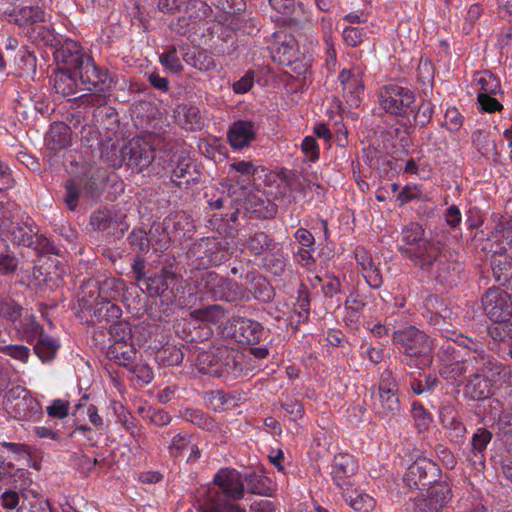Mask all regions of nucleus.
<instances>
[{
  "label": "nucleus",
  "mask_w": 512,
  "mask_h": 512,
  "mask_svg": "<svg viewBox=\"0 0 512 512\" xmlns=\"http://www.w3.org/2000/svg\"><path fill=\"white\" fill-rule=\"evenodd\" d=\"M55 59L64 62L66 67L76 68L78 79L85 90L94 93H105L112 89L114 81L107 70L99 68L94 60L82 51L80 44L73 40H65L54 52ZM89 103L102 106L104 95L90 96Z\"/></svg>",
  "instance_id": "1"
},
{
  "label": "nucleus",
  "mask_w": 512,
  "mask_h": 512,
  "mask_svg": "<svg viewBox=\"0 0 512 512\" xmlns=\"http://www.w3.org/2000/svg\"><path fill=\"white\" fill-rule=\"evenodd\" d=\"M199 508L202 512H245L234 501L244 495V483L235 469H220L213 478Z\"/></svg>",
  "instance_id": "2"
},
{
  "label": "nucleus",
  "mask_w": 512,
  "mask_h": 512,
  "mask_svg": "<svg viewBox=\"0 0 512 512\" xmlns=\"http://www.w3.org/2000/svg\"><path fill=\"white\" fill-rule=\"evenodd\" d=\"M393 344L405 355V363L421 370L433 362V340L422 330L408 326L392 333Z\"/></svg>",
  "instance_id": "3"
},
{
  "label": "nucleus",
  "mask_w": 512,
  "mask_h": 512,
  "mask_svg": "<svg viewBox=\"0 0 512 512\" xmlns=\"http://www.w3.org/2000/svg\"><path fill=\"white\" fill-rule=\"evenodd\" d=\"M201 284L214 301L238 304L250 300L248 288L214 271L205 272L201 277Z\"/></svg>",
  "instance_id": "4"
},
{
  "label": "nucleus",
  "mask_w": 512,
  "mask_h": 512,
  "mask_svg": "<svg viewBox=\"0 0 512 512\" xmlns=\"http://www.w3.org/2000/svg\"><path fill=\"white\" fill-rule=\"evenodd\" d=\"M379 102L386 112L405 118L414 112L415 94L407 87L390 84L380 90Z\"/></svg>",
  "instance_id": "5"
},
{
  "label": "nucleus",
  "mask_w": 512,
  "mask_h": 512,
  "mask_svg": "<svg viewBox=\"0 0 512 512\" xmlns=\"http://www.w3.org/2000/svg\"><path fill=\"white\" fill-rule=\"evenodd\" d=\"M440 467L430 459L418 458L408 468L403 481L411 489H426L436 484H447L439 481Z\"/></svg>",
  "instance_id": "6"
},
{
  "label": "nucleus",
  "mask_w": 512,
  "mask_h": 512,
  "mask_svg": "<svg viewBox=\"0 0 512 512\" xmlns=\"http://www.w3.org/2000/svg\"><path fill=\"white\" fill-rule=\"evenodd\" d=\"M120 157L122 163L137 172L143 171L160 160L154 146L149 141L139 138L132 139L123 145Z\"/></svg>",
  "instance_id": "7"
},
{
  "label": "nucleus",
  "mask_w": 512,
  "mask_h": 512,
  "mask_svg": "<svg viewBox=\"0 0 512 512\" xmlns=\"http://www.w3.org/2000/svg\"><path fill=\"white\" fill-rule=\"evenodd\" d=\"M485 315L493 322L509 321L512 317V294L499 286L488 288L481 298Z\"/></svg>",
  "instance_id": "8"
},
{
  "label": "nucleus",
  "mask_w": 512,
  "mask_h": 512,
  "mask_svg": "<svg viewBox=\"0 0 512 512\" xmlns=\"http://www.w3.org/2000/svg\"><path fill=\"white\" fill-rule=\"evenodd\" d=\"M399 251L402 255L408 258L414 266L418 267L422 271L428 272L432 270L433 265L445 252L440 242L431 239H426L420 242L415 247L399 246Z\"/></svg>",
  "instance_id": "9"
},
{
  "label": "nucleus",
  "mask_w": 512,
  "mask_h": 512,
  "mask_svg": "<svg viewBox=\"0 0 512 512\" xmlns=\"http://www.w3.org/2000/svg\"><path fill=\"white\" fill-rule=\"evenodd\" d=\"M472 346H468L470 355H468V365L470 373L480 374L490 378H498L504 372L505 366L492 354L486 352L482 345L469 340Z\"/></svg>",
  "instance_id": "10"
},
{
  "label": "nucleus",
  "mask_w": 512,
  "mask_h": 512,
  "mask_svg": "<svg viewBox=\"0 0 512 512\" xmlns=\"http://www.w3.org/2000/svg\"><path fill=\"white\" fill-rule=\"evenodd\" d=\"M451 497L448 484H436L427 488V494L416 497L412 512H441Z\"/></svg>",
  "instance_id": "11"
},
{
  "label": "nucleus",
  "mask_w": 512,
  "mask_h": 512,
  "mask_svg": "<svg viewBox=\"0 0 512 512\" xmlns=\"http://www.w3.org/2000/svg\"><path fill=\"white\" fill-rule=\"evenodd\" d=\"M439 419L448 438L452 442L456 444L464 442L466 426L464 425L455 406L448 404L441 407L439 411Z\"/></svg>",
  "instance_id": "12"
},
{
  "label": "nucleus",
  "mask_w": 512,
  "mask_h": 512,
  "mask_svg": "<svg viewBox=\"0 0 512 512\" xmlns=\"http://www.w3.org/2000/svg\"><path fill=\"white\" fill-rule=\"evenodd\" d=\"M230 330L235 341L248 345L258 343L263 333L259 322L243 317L234 318Z\"/></svg>",
  "instance_id": "13"
},
{
  "label": "nucleus",
  "mask_w": 512,
  "mask_h": 512,
  "mask_svg": "<svg viewBox=\"0 0 512 512\" xmlns=\"http://www.w3.org/2000/svg\"><path fill=\"white\" fill-rule=\"evenodd\" d=\"M55 60L58 65L53 75V88L55 92L63 97L74 95L80 84L76 68L66 67L64 62L59 59Z\"/></svg>",
  "instance_id": "14"
},
{
  "label": "nucleus",
  "mask_w": 512,
  "mask_h": 512,
  "mask_svg": "<svg viewBox=\"0 0 512 512\" xmlns=\"http://www.w3.org/2000/svg\"><path fill=\"white\" fill-rule=\"evenodd\" d=\"M358 470V463L355 458L348 453H338L334 456L332 462L331 477L334 484L340 488L348 487L349 482L346 479L351 478Z\"/></svg>",
  "instance_id": "15"
},
{
  "label": "nucleus",
  "mask_w": 512,
  "mask_h": 512,
  "mask_svg": "<svg viewBox=\"0 0 512 512\" xmlns=\"http://www.w3.org/2000/svg\"><path fill=\"white\" fill-rule=\"evenodd\" d=\"M438 260H440V262L438 263L437 261L433 265L432 270H429L428 273L441 285L449 287L456 285L462 271V264L457 261H451L446 251Z\"/></svg>",
  "instance_id": "16"
},
{
  "label": "nucleus",
  "mask_w": 512,
  "mask_h": 512,
  "mask_svg": "<svg viewBox=\"0 0 512 512\" xmlns=\"http://www.w3.org/2000/svg\"><path fill=\"white\" fill-rule=\"evenodd\" d=\"M494 281L506 290L512 291V257L506 253L494 252L490 257Z\"/></svg>",
  "instance_id": "17"
},
{
  "label": "nucleus",
  "mask_w": 512,
  "mask_h": 512,
  "mask_svg": "<svg viewBox=\"0 0 512 512\" xmlns=\"http://www.w3.org/2000/svg\"><path fill=\"white\" fill-rule=\"evenodd\" d=\"M227 137L233 148L241 149L250 145L256 137L255 123L252 121L238 120L229 128Z\"/></svg>",
  "instance_id": "18"
},
{
  "label": "nucleus",
  "mask_w": 512,
  "mask_h": 512,
  "mask_svg": "<svg viewBox=\"0 0 512 512\" xmlns=\"http://www.w3.org/2000/svg\"><path fill=\"white\" fill-rule=\"evenodd\" d=\"M4 16L9 22H14L20 26L32 25L44 21L45 12L38 6H21L15 4Z\"/></svg>",
  "instance_id": "19"
},
{
  "label": "nucleus",
  "mask_w": 512,
  "mask_h": 512,
  "mask_svg": "<svg viewBox=\"0 0 512 512\" xmlns=\"http://www.w3.org/2000/svg\"><path fill=\"white\" fill-rule=\"evenodd\" d=\"M495 380L480 374L470 373L464 387V395L473 401L487 399L492 394V382Z\"/></svg>",
  "instance_id": "20"
},
{
  "label": "nucleus",
  "mask_w": 512,
  "mask_h": 512,
  "mask_svg": "<svg viewBox=\"0 0 512 512\" xmlns=\"http://www.w3.org/2000/svg\"><path fill=\"white\" fill-rule=\"evenodd\" d=\"M241 278L250 286L248 292H251L255 299L263 303H269L273 300L274 288L265 277L256 272H247L244 276L241 275Z\"/></svg>",
  "instance_id": "21"
},
{
  "label": "nucleus",
  "mask_w": 512,
  "mask_h": 512,
  "mask_svg": "<svg viewBox=\"0 0 512 512\" xmlns=\"http://www.w3.org/2000/svg\"><path fill=\"white\" fill-rule=\"evenodd\" d=\"M493 434L486 428H478L471 439V450L468 460L475 467H484L487 445L491 442Z\"/></svg>",
  "instance_id": "22"
},
{
  "label": "nucleus",
  "mask_w": 512,
  "mask_h": 512,
  "mask_svg": "<svg viewBox=\"0 0 512 512\" xmlns=\"http://www.w3.org/2000/svg\"><path fill=\"white\" fill-rule=\"evenodd\" d=\"M125 215L120 217H113L109 210H98L95 211L90 218V223L94 230L106 231L110 228H117L120 230L121 235L129 228V225L125 222Z\"/></svg>",
  "instance_id": "23"
},
{
  "label": "nucleus",
  "mask_w": 512,
  "mask_h": 512,
  "mask_svg": "<svg viewBox=\"0 0 512 512\" xmlns=\"http://www.w3.org/2000/svg\"><path fill=\"white\" fill-rule=\"evenodd\" d=\"M37 232V226L30 219H27L21 224L11 223L7 229V235H9L12 242L26 247L33 246V240L35 236H37Z\"/></svg>",
  "instance_id": "24"
},
{
  "label": "nucleus",
  "mask_w": 512,
  "mask_h": 512,
  "mask_svg": "<svg viewBox=\"0 0 512 512\" xmlns=\"http://www.w3.org/2000/svg\"><path fill=\"white\" fill-rule=\"evenodd\" d=\"M339 81L342 86L343 95L346 102L351 106H358L360 102L359 94L364 86L361 80L348 70H342L339 75Z\"/></svg>",
  "instance_id": "25"
},
{
  "label": "nucleus",
  "mask_w": 512,
  "mask_h": 512,
  "mask_svg": "<svg viewBox=\"0 0 512 512\" xmlns=\"http://www.w3.org/2000/svg\"><path fill=\"white\" fill-rule=\"evenodd\" d=\"M183 16L178 18V23H183L184 26H188V18L191 22L196 23L198 20H203L211 16V7L203 0H185L182 8Z\"/></svg>",
  "instance_id": "26"
},
{
  "label": "nucleus",
  "mask_w": 512,
  "mask_h": 512,
  "mask_svg": "<svg viewBox=\"0 0 512 512\" xmlns=\"http://www.w3.org/2000/svg\"><path fill=\"white\" fill-rule=\"evenodd\" d=\"M176 274L167 268H162L145 279L146 290L151 297H161L168 290L169 285L176 279Z\"/></svg>",
  "instance_id": "27"
},
{
  "label": "nucleus",
  "mask_w": 512,
  "mask_h": 512,
  "mask_svg": "<svg viewBox=\"0 0 512 512\" xmlns=\"http://www.w3.org/2000/svg\"><path fill=\"white\" fill-rule=\"evenodd\" d=\"M171 180L177 187L187 189L191 184L199 181L196 165L190 161H180L173 169Z\"/></svg>",
  "instance_id": "28"
},
{
  "label": "nucleus",
  "mask_w": 512,
  "mask_h": 512,
  "mask_svg": "<svg viewBox=\"0 0 512 512\" xmlns=\"http://www.w3.org/2000/svg\"><path fill=\"white\" fill-rule=\"evenodd\" d=\"M99 280L89 278L84 281L79 289L78 304L82 310L95 309L101 301H99Z\"/></svg>",
  "instance_id": "29"
},
{
  "label": "nucleus",
  "mask_w": 512,
  "mask_h": 512,
  "mask_svg": "<svg viewBox=\"0 0 512 512\" xmlns=\"http://www.w3.org/2000/svg\"><path fill=\"white\" fill-rule=\"evenodd\" d=\"M70 141V128L62 122L52 124L45 138L47 148L53 152L66 148Z\"/></svg>",
  "instance_id": "30"
},
{
  "label": "nucleus",
  "mask_w": 512,
  "mask_h": 512,
  "mask_svg": "<svg viewBox=\"0 0 512 512\" xmlns=\"http://www.w3.org/2000/svg\"><path fill=\"white\" fill-rule=\"evenodd\" d=\"M225 349H217L216 351H202L198 354L196 365L201 373L218 376V370L222 361Z\"/></svg>",
  "instance_id": "31"
},
{
  "label": "nucleus",
  "mask_w": 512,
  "mask_h": 512,
  "mask_svg": "<svg viewBox=\"0 0 512 512\" xmlns=\"http://www.w3.org/2000/svg\"><path fill=\"white\" fill-rule=\"evenodd\" d=\"M107 356L122 366H128L136 358V349L132 342H113L107 349Z\"/></svg>",
  "instance_id": "32"
},
{
  "label": "nucleus",
  "mask_w": 512,
  "mask_h": 512,
  "mask_svg": "<svg viewBox=\"0 0 512 512\" xmlns=\"http://www.w3.org/2000/svg\"><path fill=\"white\" fill-rule=\"evenodd\" d=\"M342 497L345 502L357 512H370L375 506V501L371 496L359 493L351 487L343 489Z\"/></svg>",
  "instance_id": "33"
},
{
  "label": "nucleus",
  "mask_w": 512,
  "mask_h": 512,
  "mask_svg": "<svg viewBox=\"0 0 512 512\" xmlns=\"http://www.w3.org/2000/svg\"><path fill=\"white\" fill-rule=\"evenodd\" d=\"M242 371V363L238 360L237 355L225 349L217 377L226 380L236 379Z\"/></svg>",
  "instance_id": "34"
},
{
  "label": "nucleus",
  "mask_w": 512,
  "mask_h": 512,
  "mask_svg": "<svg viewBox=\"0 0 512 512\" xmlns=\"http://www.w3.org/2000/svg\"><path fill=\"white\" fill-rule=\"evenodd\" d=\"M39 409V402L30 393L20 401H17V403H14V405H9V411L14 414L15 418L20 420L29 419L38 413Z\"/></svg>",
  "instance_id": "35"
},
{
  "label": "nucleus",
  "mask_w": 512,
  "mask_h": 512,
  "mask_svg": "<svg viewBox=\"0 0 512 512\" xmlns=\"http://www.w3.org/2000/svg\"><path fill=\"white\" fill-rule=\"evenodd\" d=\"M379 396V403L376 404V412L382 418L396 416L401 409L397 393L383 394Z\"/></svg>",
  "instance_id": "36"
},
{
  "label": "nucleus",
  "mask_w": 512,
  "mask_h": 512,
  "mask_svg": "<svg viewBox=\"0 0 512 512\" xmlns=\"http://www.w3.org/2000/svg\"><path fill=\"white\" fill-rule=\"evenodd\" d=\"M94 316L98 322L110 323L112 325L121 318L122 309L112 302H101L94 309Z\"/></svg>",
  "instance_id": "37"
},
{
  "label": "nucleus",
  "mask_w": 512,
  "mask_h": 512,
  "mask_svg": "<svg viewBox=\"0 0 512 512\" xmlns=\"http://www.w3.org/2000/svg\"><path fill=\"white\" fill-rule=\"evenodd\" d=\"M433 115V106L430 102H423L418 107L414 104V112L405 116V125L426 126Z\"/></svg>",
  "instance_id": "38"
},
{
  "label": "nucleus",
  "mask_w": 512,
  "mask_h": 512,
  "mask_svg": "<svg viewBox=\"0 0 512 512\" xmlns=\"http://www.w3.org/2000/svg\"><path fill=\"white\" fill-rule=\"evenodd\" d=\"M59 348L57 341L50 336H42L34 345L35 354L42 360L48 362L54 359Z\"/></svg>",
  "instance_id": "39"
},
{
  "label": "nucleus",
  "mask_w": 512,
  "mask_h": 512,
  "mask_svg": "<svg viewBox=\"0 0 512 512\" xmlns=\"http://www.w3.org/2000/svg\"><path fill=\"white\" fill-rule=\"evenodd\" d=\"M123 288V282L116 278H106L99 280V295L101 302H111L115 300Z\"/></svg>",
  "instance_id": "40"
},
{
  "label": "nucleus",
  "mask_w": 512,
  "mask_h": 512,
  "mask_svg": "<svg viewBox=\"0 0 512 512\" xmlns=\"http://www.w3.org/2000/svg\"><path fill=\"white\" fill-rule=\"evenodd\" d=\"M274 246L273 239L264 232H256L247 240V247L254 255H260L264 251L273 249Z\"/></svg>",
  "instance_id": "41"
},
{
  "label": "nucleus",
  "mask_w": 512,
  "mask_h": 512,
  "mask_svg": "<svg viewBox=\"0 0 512 512\" xmlns=\"http://www.w3.org/2000/svg\"><path fill=\"white\" fill-rule=\"evenodd\" d=\"M194 316L201 320L211 323H218L226 316V309L219 304H212L207 307L195 310Z\"/></svg>",
  "instance_id": "42"
},
{
  "label": "nucleus",
  "mask_w": 512,
  "mask_h": 512,
  "mask_svg": "<svg viewBox=\"0 0 512 512\" xmlns=\"http://www.w3.org/2000/svg\"><path fill=\"white\" fill-rule=\"evenodd\" d=\"M402 241L407 245V247H415L420 244V242L425 241L424 237V229L418 223H410L405 226L402 230Z\"/></svg>",
  "instance_id": "43"
},
{
  "label": "nucleus",
  "mask_w": 512,
  "mask_h": 512,
  "mask_svg": "<svg viewBox=\"0 0 512 512\" xmlns=\"http://www.w3.org/2000/svg\"><path fill=\"white\" fill-rule=\"evenodd\" d=\"M18 60L16 62V66L14 68L13 73L23 76L24 74H29L33 72L36 67V58L27 51L24 47L18 49Z\"/></svg>",
  "instance_id": "44"
},
{
  "label": "nucleus",
  "mask_w": 512,
  "mask_h": 512,
  "mask_svg": "<svg viewBox=\"0 0 512 512\" xmlns=\"http://www.w3.org/2000/svg\"><path fill=\"white\" fill-rule=\"evenodd\" d=\"M467 372L470 373L468 356L462 361H454L450 364H445L440 370V375L445 379H456L464 376Z\"/></svg>",
  "instance_id": "45"
},
{
  "label": "nucleus",
  "mask_w": 512,
  "mask_h": 512,
  "mask_svg": "<svg viewBox=\"0 0 512 512\" xmlns=\"http://www.w3.org/2000/svg\"><path fill=\"white\" fill-rule=\"evenodd\" d=\"M64 189L63 201L69 210L75 211L80 198L81 186L75 179H68L64 184Z\"/></svg>",
  "instance_id": "46"
},
{
  "label": "nucleus",
  "mask_w": 512,
  "mask_h": 512,
  "mask_svg": "<svg viewBox=\"0 0 512 512\" xmlns=\"http://www.w3.org/2000/svg\"><path fill=\"white\" fill-rule=\"evenodd\" d=\"M23 308L14 300L0 296V317L16 322L22 316Z\"/></svg>",
  "instance_id": "47"
},
{
  "label": "nucleus",
  "mask_w": 512,
  "mask_h": 512,
  "mask_svg": "<svg viewBox=\"0 0 512 512\" xmlns=\"http://www.w3.org/2000/svg\"><path fill=\"white\" fill-rule=\"evenodd\" d=\"M183 418L202 429L212 430L215 426L214 420L200 410L186 409Z\"/></svg>",
  "instance_id": "48"
},
{
  "label": "nucleus",
  "mask_w": 512,
  "mask_h": 512,
  "mask_svg": "<svg viewBox=\"0 0 512 512\" xmlns=\"http://www.w3.org/2000/svg\"><path fill=\"white\" fill-rule=\"evenodd\" d=\"M151 233L153 234L152 231ZM151 241H153V236L150 240L143 229H134L128 236V242L135 251L147 252Z\"/></svg>",
  "instance_id": "49"
},
{
  "label": "nucleus",
  "mask_w": 512,
  "mask_h": 512,
  "mask_svg": "<svg viewBox=\"0 0 512 512\" xmlns=\"http://www.w3.org/2000/svg\"><path fill=\"white\" fill-rule=\"evenodd\" d=\"M265 268L276 276H280L284 273L286 268V259L280 252H275L267 255L264 258Z\"/></svg>",
  "instance_id": "50"
},
{
  "label": "nucleus",
  "mask_w": 512,
  "mask_h": 512,
  "mask_svg": "<svg viewBox=\"0 0 512 512\" xmlns=\"http://www.w3.org/2000/svg\"><path fill=\"white\" fill-rule=\"evenodd\" d=\"M160 63L169 71L179 73L182 71L183 66L177 55L175 47H170L159 56Z\"/></svg>",
  "instance_id": "51"
},
{
  "label": "nucleus",
  "mask_w": 512,
  "mask_h": 512,
  "mask_svg": "<svg viewBox=\"0 0 512 512\" xmlns=\"http://www.w3.org/2000/svg\"><path fill=\"white\" fill-rule=\"evenodd\" d=\"M20 329L23 332L25 339L29 342L39 339L42 336H47L44 333L42 326L35 321L34 317L25 319V322L21 324Z\"/></svg>",
  "instance_id": "52"
},
{
  "label": "nucleus",
  "mask_w": 512,
  "mask_h": 512,
  "mask_svg": "<svg viewBox=\"0 0 512 512\" xmlns=\"http://www.w3.org/2000/svg\"><path fill=\"white\" fill-rule=\"evenodd\" d=\"M110 335L114 342H132V329L127 321H118L110 326Z\"/></svg>",
  "instance_id": "53"
},
{
  "label": "nucleus",
  "mask_w": 512,
  "mask_h": 512,
  "mask_svg": "<svg viewBox=\"0 0 512 512\" xmlns=\"http://www.w3.org/2000/svg\"><path fill=\"white\" fill-rule=\"evenodd\" d=\"M245 482L249 492L258 495H268L270 490L269 486H267L265 480L256 473L246 474Z\"/></svg>",
  "instance_id": "54"
},
{
  "label": "nucleus",
  "mask_w": 512,
  "mask_h": 512,
  "mask_svg": "<svg viewBox=\"0 0 512 512\" xmlns=\"http://www.w3.org/2000/svg\"><path fill=\"white\" fill-rule=\"evenodd\" d=\"M480 85V93H486L487 95L496 94L500 89V82L491 72L484 71L478 79Z\"/></svg>",
  "instance_id": "55"
},
{
  "label": "nucleus",
  "mask_w": 512,
  "mask_h": 512,
  "mask_svg": "<svg viewBox=\"0 0 512 512\" xmlns=\"http://www.w3.org/2000/svg\"><path fill=\"white\" fill-rule=\"evenodd\" d=\"M213 4L224 13L230 15H238L241 12H245L247 7L244 0H214Z\"/></svg>",
  "instance_id": "56"
},
{
  "label": "nucleus",
  "mask_w": 512,
  "mask_h": 512,
  "mask_svg": "<svg viewBox=\"0 0 512 512\" xmlns=\"http://www.w3.org/2000/svg\"><path fill=\"white\" fill-rule=\"evenodd\" d=\"M0 353L26 363L30 356V349L25 345H5L0 346Z\"/></svg>",
  "instance_id": "57"
},
{
  "label": "nucleus",
  "mask_w": 512,
  "mask_h": 512,
  "mask_svg": "<svg viewBox=\"0 0 512 512\" xmlns=\"http://www.w3.org/2000/svg\"><path fill=\"white\" fill-rule=\"evenodd\" d=\"M287 187L291 190L306 194V190L310 189V182L297 173H289L282 178Z\"/></svg>",
  "instance_id": "58"
},
{
  "label": "nucleus",
  "mask_w": 512,
  "mask_h": 512,
  "mask_svg": "<svg viewBox=\"0 0 512 512\" xmlns=\"http://www.w3.org/2000/svg\"><path fill=\"white\" fill-rule=\"evenodd\" d=\"M47 505L48 503L40 498L35 496L29 498L23 495V499L17 512H45Z\"/></svg>",
  "instance_id": "59"
},
{
  "label": "nucleus",
  "mask_w": 512,
  "mask_h": 512,
  "mask_svg": "<svg viewBox=\"0 0 512 512\" xmlns=\"http://www.w3.org/2000/svg\"><path fill=\"white\" fill-rule=\"evenodd\" d=\"M33 242L32 247L37 251L40 257L47 254H58L57 248L43 234L37 232V236H35Z\"/></svg>",
  "instance_id": "60"
},
{
  "label": "nucleus",
  "mask_w": 512,
  "mask_h": 512,
  "mask_svg": "<svg viewBox=\"0 0 512 512\" xmlns=\"http://www.w3.org/2000/svg\"><path fill=\"white\" fill-rule=\"evenodd\" d=\"M179 114H183L185 122L191 125V129L200 128L201 116L197 107L192 105L179 106Z\"/></svg>",
  "instance_id": "61"
},
{
  "label": "nucleus",
  "mask_w": 512,
  "mask_h": 512,
  "mask_svg": "<svg viewBox=\"0 0 512 512\" xmlns=\"http://www.w3.org/2000/svg\"><path fill=\"white\" fill-rule=\"evenodd\" d=\"M429 145L433 147V149L442 154H446L448 150V133L446 131L440 130L434 133H431L428 137Z\"/></svg>",
  "instance_id": "62"
},
{
  "label": "nucleus",
  "mask_w": 512,
  "mask_h": 512,
  "mask_svg": "<svg viewBox=\"0 0 512 512\" xmlns=\"http://www.w3.org/2000/svg\"><path fill=\"white\" fill-rule=\"evenodd\" d=\"M19 260L10 252L9 247L0 256V274L7 275L16 271Z\"/></svg>",
  "instance_id": "63"
},
{
  "label": "nucleus",
  "mask_w": 512,
  "mask_h": 512,
  "mask_svg": "<svg viewBox=\"0 0 512 512\" xmlns=\"http://www.w3.org/2000/svg\"><path fill=\"white\" fill-rule=\"evenodd\" d=\"M496 324L488 327V334L494 341L504 342L510 338V329L508 321L495 322Z\"/></svg>",
  "instance_id": "64"
}]
</instances>
